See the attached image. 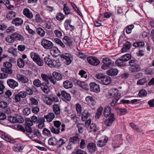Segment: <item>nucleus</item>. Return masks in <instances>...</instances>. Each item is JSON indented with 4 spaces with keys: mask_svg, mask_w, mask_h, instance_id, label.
I'll return each mask as SVG.
<instances>
[{
    "mask_svg": "<svg viewBox=\"0 0 154 154\" xmlns=\"http://www.w3.org/2000/svg\"><path fill=\"white\" fill-rule=\"evenodd\" d=\"M54 41L58 45L62 48H64L65 47V45L60 39L58 38H55L54 39Z\"/></svg>",
    "mask_w": 154,
    "mask_h": 154,
    "instance_id": "nucleus-45",
    "label": "nucleus"
},
{
    "mask_svg": "<svg viewBox=\"0 0 154 154\" xmlns=\"http://www.w3.org/2000/svg\"><path fill=\"white\" fill-rule=\"evenodd\" d=\"M23 148V147L21 146L20 144L14 146L13 147V149L14 151L17 152L22 151Z\"/></svg>",
    "mask_w": 154,
    "mask_h": 154,
    "instance_id": "nucleus-39",
    "label": "nucleus"
},
{
    "mask_svg": "<svg viewBox=\"0 0 154 154\" xmlns=\"http://www.w3.org/2000/svg\"><path fill=\"white\" fill-rule=\"evenodd\" d=\"M145 43L143 42H139L134 43L133 46L136 48L142 47H143Z\"/></svg>",
    "mask_w": 154,
    "mask_h": 154,
    "instance_id": "nucleus-51",
    "label": "nucleus"
},
{
    "mask_svg": "<svg viewBox=\"0 0 154 154\" xmlns=\"http://www.w3.org/2000/svg\"><path fill=\"white\" fill-rule=\"evenodd\" d=\"M140 65L136 64L131 66H130L129 68L131 72L138 71L140 70Z\"/></svg>",
    "mask_w": 154,
    "mask_h": 154,
    "instance_id": "nucleus-29",
    "label": "nucleus"
},
{
    "mask_svg": "<svg viewBox=\"0 0 154 154\" xmlns=\"http://www.w3.org/2000/svg\"><path fill=\"white\" fill-rule=\"evenodd\" d=\"M88 130L90 132L94 131L95 132L97 130V128L95 124L92 123L88 128Z\"/></svg>",
    "mask_w": 154,
    "mask_h": 154,
    "instance_id": "nucleus-32",
    "label": "nucleus"
},
{
    "mask_svg": "<svg viewBox=\"0 0 154 154\" xmlns=\"http://www.w3.org/2000/svg\"><path fill=\"white\" fill-rule=\"evenodd\" d=\"M16 16V14L15 12L13 11H11L7 14V18L11 20L15 17Z\"/></svg>",
    "mask_w": 154,
    "mask_h": 154,
    "instance_id": "nucleus-38",
    "label": "nucleus"
},
{
    "mask_svg": "<svg viewBox=\"0 0 154 154\" xmlns=\"http://www.w3.org/2000/svg\"><path fill=\"white\" fill-rule=\"evenodd\" d=\"M44 118L48 122H50L55 118V114L53 112H50L47 115H44Z\"/></svg>",
    "mask_w": 154,
    "mask_h": 154,
    "instance_id": "nucleus-20",
    "label": "nucleus"
},
{
    "mask_svg": "<svg viewBox=\"0 0 154 154\" xmlns=\"http://www.w3.org/2000/svg\"><path fill=\"white\" fill-rule=\"evenodd\" d=\"M11 23L15 26H18L23 24V20L21 18H16L12 21Z\"/></svg>",
    "mask_w": 154,
    "mask_h": 154,
    "instance_id": "nucleus-22",
    "label": "nucleus"
},
{
    "mask_svg": "<svg viewBox=\"0 0 154 154\" xmlns=\"http://www.w3.org/2000/svg\"><path fill=\"white\" fill-rule=\"evenodd\" d=\"M90 115L88 111L85 110L82 112V120L83 121L86 120L87 118Z\"/></svg>",
    "mask_w": 154,
    "mask_h": 154,
    "instance_id": "nucleus-28",
    "label": "nucleus"
},
{
    "mask_svg": "<svg viewBox=\"0 0 154 154\" xmlns=\"http://www.w3.org/2000/svg\"><path fill=\"white\" fill-rule=\"evenodd\" d=\"M30 56L31 58L34 61L39 57L38 53L33 52H31Z\"/></svg>",
    "mask_w": 154,
    "mask_h": 154,
    "instance_id": "nucleus-46",
    "label": "nucleus"
},
{
    "mask_svg": "<svg viewBox=\"0 0 154 154\" xmlns=\"http://www.w3.org/2000/svg\"><path fill=\"white\" fill-rule=\"evenodd\" d=\"M76 126L78 127L79 132L80 133H82L84 131L83 127L84 124L82 123H78L77 124Z\"/></svg>",
    "mask_w": 154,
    "mask_h": 154,
    "instance_id": "nucleus-53",
    "label": "nucleus"
},
{
    "mask_svg": "<svg viewBox=\"0 0 154 154\" xmlns=\"http://www.w3.org/2000/svg\"><path fill=\"white\" fill-rule=\"evenodd\" d=\"M25 128L26 130H27V128H31V127L33 125V122L32 121L29 119L27 118L25 119Z\"/></svg>",
    "mask_w": 154,
    "mask_h": 154,
    "instance_id": "nucleus-30",
    "label": "nucleus"
},
{
    "mask_svg": "<svg viewBox=\"0 0 154 154\" xmlns=\"http://www.w3.org/2000/svg\"><path fill=\"white\" fill-rule=\"evenodd\" d=\"M26 134L29 138L33 139L35 137H38L41 136V134L37 129H35L32 130L31 128H27Z\"/></svg>",
    "mask_w": 154,
    "mask_h": 154,
    "instance_id": "nucleus-2",
    "label": "nucleus"
},
{
    "mask_svg": "<svg viewBox=\"0 0 154 154\" xmlns=\"http://www.w3.org/2000/svg\"><path fill=\"white\" fill-rule=\"evenodd\" d=\"M118 71L116 69H111L106 71V74L110 76H115L118 74Z\"/></svg>",
    "mask_w": 154,
    "mask_h": 154,
    "instance_id": "nucleus-26",
    "label": "nucleus"
},
{
    "mask_svg": "<svg viewBox=\"0 0 154 154\" xmlns=\"http://www.w3.org/2000/svg\"><path fill=\"white\" fill-rule=\"evenodd\" d=\"M63 10L66 15H68L70 14V9L69 7L65 5H64Z\"/></svg>",
    "mask_w": 154,
    "mask_h": 154,
    "instance_id": "nucleus-59",
    "label": "nucleus"
},
{
    "mask_svg": "<svg viewBox=\"0 0 154 154\" xmlns=\"http://www.w3.org/2000/svg\"><path fill=\"white\" fill-rule=\"evenodd\" d=\"M57 140L55 137H51L48 141L49 144L52 146L57 145Z\"/></svg>",
    "mask_w": 154,
    "mask_h": 154,
    "instance_id": "nucleus-31",
    "label": "nucleus"
},
{
    "mask_svg": "<svg viewBox=\"0 0 154 154\" xmlns=\"http://www.w3.org/2000/svg\"><path fill=\"white\" fill-rule=\"evenodd\" d=\"M130 125L132 129L135 130L137 131L140 132H143V131L140 128L138 127L134 124L131 123H130Z\"/></svg>",
    "mask_w": 154,
    "mask_h": 154,
    "instance_id": "nucleus-41",
    "label": "nucleus"
},
{
    "mask_svg": "<svg viewBox=\"0 0 154 154\" xmlns=\"http://www.w3.org/2000/svg\"><path fill=\"white\" fill-rule=\"evenodd\" d=\"M44 61L46 64L51 67H54L57 66V61L51 60L47 57H45Z\"/></svg>",
    "mask_w": 154,
    "mask_h": 154,
    "instance_id": "nucleus-8",
    "label": "nucleus"
},
{
    "mask_svg": "<svg viewBox=\"0 0 154 154\" xmlns=\"http://www.w3.org/2000/svg\"><path fill=\"white\" fill-rule=\"evenodd\" d=\"M5 40L7 42L9 43H13L14 41L12 34L11 35H8L5 38Z\"/></svg>",
    "mask_w": 154,
    "mask_h": 154,
    "instance_id": "nucleus-47",
    "label": "nucleus"
},
{
    "mask_svg": "<svg viewBox=\"0 0 154 154\" xmlns=\"http://www.w3.org/2000/svg\"><path fill=\"white\" fill-rule=\"evenodd\" d=\"M39 66H42L43 65L44 62L42 59L39 56L34 61Z\"/></svg>",
    "mask_w": 154,
    "mask_h": 154,
    "instance_id": "nucleus-48",
    "label": "nucleus"
},
{
    "mask_svg": "<svg viewBox=\"0 0 154 154\" xmlns=\"http://www.w3.org/2000/svg\"><path fill=\"white\" fill-rule=\"evenodd\" d=\"M74 82L75 84L78 85L83 89L86 90H88L89 86L86 83L75 79L74 80Z\"/></svg>",
    "mask_w": 154,
    "mask_h": 154,
    "instance_id": "nucleus-11",
    "label": "nucleus"
},
{
    "mask_svg": "<svg viewBox=\"0 0 154 154\" xmlns=\"http://www.w3.org/2000/svg\"><path fill=\"white\" fill-rule=\"evenodd\" d=\"M33 83L34 85L37 87H41L42 84L41 81L38 79L35 80L33 81Z\"/></svg>",
    "mask_w": 154,
    "mask_h": 154,
    "instance_id": "nucleus-56",
    "label": "nucleus"
},
{
    "mask_svg": "<svg viewBox=\"0 0 154 154\" xmlns=\"http://www.w3.org/2000/svg\"><path fill=\"white\" fill-rule=\"evenodd\" d=\"M23 114L24 116H27L30 113L31 110L29 108L26 107L23 109Z\"/></svg>",
    "mask_w": 154,
    "mask_h": 154,
    "instance_id": "nucleus-54",
    "label": "nucleus"
},
{
    "mask_svg": "<svg viewBox=\"0 0 154 154\" xmlns=\"http://www.w3.org/2000/svg\"><path fill=\"white\" fill-rule=\"evenodd\" d=\"M61 58H63L66 60V64L67 65L70 64L73 60L72 56L69 53H65L60 55Z\"/></svg>",
    "mask_w": 154,
    "mask_h": 154,
    "instance_id": "nucleus-7",
    "label": "nucleus"
},
{
    "mask_svg": "<svg viewBox=\"0 0 154 154\" xmlns=\"http://www.w3.org/2000/svg\"><path fill=\"white\" fill-rule=\"evenodd\" d=\"M23 14L24 16L29 19H31L33 17L32 12L29 8H24L23 11Z\"/></svg>",
    "mask_w": 154,
    "mask_h": 154,
    "instance_id": "nucleus-17",
    "label": "nucleus"
},
{
    "mask_svg": "<svg viewBox=\"0 0 154 154\" xmlns=\"http://www.w3.org/2000/svg\"><path fill=\"white\" fill-rule=\"evenodd\" d=\"M121 58L124 62L127 61L131 58V56L129 54H127L122 56Z\"/></svg>",
    "mask_w": 154,
    "mask_h": 154,
    "instance_id": "nucleus-42",
    "label": "nucleus"
},
{
    "mask_svg": "<svg viewBox=\"0 0 154 154\" xmlns=\"http://www.w3.org/2000/svg\"><path fill=\"white\" fill-rule=\"evenodd\" d=\"M75 109L78 113L79 114L81 113L82 112V106L79 103H77L75 104Z\"/></svg>",
    "mask_w": 154,
    "mask_h": 154,
    "instance_id": "nucleus-58",
    "label": "nucleus"
},
{
    "mask_svg": "<svg viewBox=\"0 0 154 154\" xmlns=\"http://www.w3.org/2000/svg\"><path fill=\"white\" fill-rule=\"evenodd\" d=\"M14 41H23L24 40L23 37L20 34L17 33L12 34Z\"/></svg>",
    "mask_w": 154,
    "mask_h": 154,
    "instance_id": "nucleus-25",
    "label": "nucleus"
},
{
    "mask_svg": "<svg viewBox=\"0 0 154 154\" xmlns=\"http://www.w3.org/2000/svg\"><path fill=\"white\" fill-rule=\"evenodd\" d=\"M87 149L91 154L94 152L96 150V144L92 142L88 143L87 146Z\"/></svg>",
    "mask_w": 154,
    "mask_h": 154,
    "instance_id": "nucleus-12",
    "label": "nucleus"
},
{
    "mask_svg": "<svg viewBox=\"0 0 154 154\" xmlns=\"http://www.w3.org/2000/svg\"><path fill=\"white\" fill-rule=\"evenodd\" d=\"M90 87V90L91 91L98 93L100 91V87L99 85L94 82H91L89 84Z\"/></svg>",
    "mask_w": 154,
    "mask_h": 154,
    "instance_id": "nucleus-13",
    "label": "nucleus"
},
{
    "mask_svg": "<svg viewBox=\"0 0 154 154\" xmlns=\"http://www.w3.org/2000/svg\"><path fill=\"white\" fill-rule=\"evenodd\" d=\"M79 138L78 136H74L71 137L70 140V142L75 143L79 141Z\"/></svg>",
    "mask_w": 154,
    "mask_h": 154,
    "instance_id": "nucleus-60",
    "label": "nucleus"
},
{
    "mask_svg": "<svg viewBox=\"0 0 154 154\" xmlns=\"http://www.w3.org/2000/svg\"><path fill=\"white\" fill-rule=\"evenodd\" d=\"M50 76L47 75L45 74H42L41 75V77L42 78V80L45 81L47 82L48 81V79Z\"/></svg>",
    "mask_w": 154,
    "mask_h": 154,
    "instance_id": "nucleus-61",
    "label": "nucleus"
},
{
    "mask_svg": "<svg viewBox=\"0 0 154 154\" xmlns=\"http://www.w3.org/2000/svg\"><path fill=\"white\" fill-rule=\"evenodd\" d=\"M35 20L36 22L38 23H42L43 22V20L39 14H36L35 16Z\"/></svg>",
    "mask_w": 154,
    "mask_h": 154,
    "instance_id": "nucleus-64",
    "label": "nucleus"
},
{
    "mask_svg": "<svg viewBox=\"0 0 154 154\" xmlns=\"http://www.w3.org/2000/svg\"><path fill=\"white\" fill-rule=\"evenodd\" d=\"M96 78L99 80V81L102 84L106 85L105 75L101 73H98L96 75Z\"/></svg>",
    "mask_w": 154,
    "mask_h": 154,
    "instance_id": "nucleus-14",
    "label": "nucleus"
},
{
    "mask_svg": "<svg viewBox=\"0 0 154 154\" xmlns=\"http://www.w3.org/2000/svg\"><path fill=\"white\" fill-rule=\"evenodd\" d=\"M106 138H105L103 140H100L97 143V144L98 146L101 147L104 146L106 145Z\"/></svg>",
    "mask_w": 154,
    "mask_h": 154,
    "instance_id": "nucleus-49",
    "label": "nucleus"
},
{
    "mask_svg": "<svg viewBox=\"0 0 154 154\" xmlns=\"http://www.w3.org/2000/svg\"><path fill=\"white\" fill-rule=\"evenodd\" d=\"M36 32L37 34L41 37L44 36L45 34V32L41 28H38L37 29Z\"/></svg>",
    "mask_w": 154,
    "mask_h": 154,
    "instance_id": "nucleus-43",
    "label": "nucleus"
},
{
    "mask_svg": "<svg viewBox=\"0 0 154 154\" xmlns=\"http://www.w3.org/2000/svg\"><path fill=\"white\" fill-rule=\"evenodd\" d=\"M131 46L130 43L128 42H126L124 45L123 48L122 49V52H124L128 50Z\"/></svg>",
    "mask_w": 154,
    "mask_h": 154,
    "instance_id": "nucleus-44",
    "label": "nucleus"
},
{
    "mask_svg": "<svg viewBox=\"0 0 154 154\" xmlns=\"http://www.w3.org/2000/svg\"><path fill=\"white\" fill-rule=\"evenodd\" d=\"M54 126L52 127L51 130V132L55 134H58L60 133V126L62 128L61 129V132H63L65 130V125L64 124H61V122L58 120L53 122Z\"/></svg>",
    "mask_w": 154,
    "mask_h": 154,
    "instance_id": "nucleus-1",
    "label": "nucleus"
},
{
    "mask_svg": "<svg viewBox=\"0 0 154 154\" xmlns=\"http://www.w3.org/2000/svg\"><path fill=\"white\" fill-rule=\"evenodd\" d=\"M17 77L18 80L24 83H27L29 80L25 76L20 74H17Z\"/></svg>",
    "mask_w": 154,
    "mask_h": 154,
    "instance_id": "nucleus-19",
    "label": "nucleus"
},
{
    "mask_svg": "<svg viewBox=\"0 0 154 154\" xmlns=\"http://www.w3.org/2000/svg\"><path fill=\"white\" fill-rule=\"evenodd\" d=\"M29 100L32 104L36 105L38 104V102L37 100L33 97H29Z\"/></svg>",
    "mask_w": 154,
    "mask_h": 154,
    "instance_id": "nucleus-57",
    "label": "nucleus"
},
{
    "mask_svg": "<svg viewBox=\"0 0 154 154\" xmlns=\"http://www.w3.org/2000/svg\"><path fill=\"white\" fill-rule=\"evenodd\" d=\"M8 120L10 122L12 123H17L18 122H20L17 118L14 116H9L8 117Z\"/></svg>",
    "mask_w": 154,
    "mask_h": 154,
    "instance_id": "nucleus-37",
    "label": "nucleus"
},
{
    "mask_svg": "<svg viewBox=\"0 0 154 154\" xmlns=\"http://www.w3.org/2000/svg\"><path fill=\"white\" fill-rule=\"evenodd\" d=\"M17 64L20 68H23L25 66V63L23 59L21 58H18L17 60Z\"/></svg>",
    "mask_w": 154,
    "mask_h": 154,
    "instance_id": "nucleus-35",
    "label": "nucleus"
},
{
    "mask_svg": "<svg viewBox=\"0 0 154 154\" xmlns=\"http://www.w3.org/2000/svg\"><path fill=\"white\" fill-rule=\"evenodd\" d=\"M49 82V81L46 83L43 82L42 83V84L41 86V88L43 91L46 94H48L50 92L49 88L48 86Z\"/></svg>",
    "mask_w": 154,
    "mask_h": 154,
    "instance_id": "nucleus-15",
    "label": "nucleus"
},
{
    "mask_svg": "<svg viewBox=\"0 0 154 154\" xmlns=\"http://www.w3.org/2000/svg\"><path fill=\"white\" fill-rule=\"evenodd\" d=\"M103 110V108L101 106H100L97 109L95 115V117L97 119H99L102 114V112Z\"/></svg>",
    "mask_w": 154,
    "mask_h": 154,
    "instance_id": "nucleus-40",
    "label": "nucleus"
},
{
    "mask_svg": "<svg viewBox=\"0 0 154 154\" xmlns=\"http://www.w3.org/2000/svg\"><path fill=\"white\" fill-rule=\"evenodd\" d=\"M134 25H130L127 26L126 28V32L127 34H129L131 33L132 29L134 28Z\"/></svg>",
    "mask_w": 154,
    "mask_h": 154,
    "instance_id": "nucleus-63",
    "label": "nucleus"
},
{
    "mask_svg": "<svg viewBox=\"0 0 154 154\" xmlns=\"http://www.w3.org/2000/svg\"><path fill=\"white\" fill-rule=\"evenodd\" d=\"M41 44L44 48L47 49H51L54 46V44L52 42L45 38L42 39Z\"/></svg>",
    "mask_w": 154,
    "mask_h": 154,
    "instance_id": "nucleus-6",
    "label": "nucleus"
},
{
    "mask_svg": "<svg viewBox=\"0 0 154 154\" xmlns=\"http://www.w3.org/2000/svg\"><path fill=\"white\" fill-rule=\"evenodd\" d=\"M123 62L124 61L121 57L119 59L116 60L115 63L117 65L119 66H121L123 65Z\"/></svg>",
    "mask_w": 154,
    "mask_h": 154,
    "instance_id": "nucleus-62",
    "label": "nucleus"
},
{
    "mask_svg": "<svg viewBox=\"0 0 154 154\" xmlns=\"http://www.w3.org/2000/svg\"><path fill=\"white\" fill-rule=\"evenodd\" d=\"M62 98L67 101H69L71 100V97L69 94L67 93L66 91L62 90L61 91Z\"/></svg>",
    "mask_w": 154,
    "mask_h": 154,
    "instance_id": "nucleus-23",
    "label": "nucleus"
},
{
    "mask_svg": "<svg viewBox=\"0 0 154 154\" xmlns=\"http://www.w3.org/2000/svg\"><path fill=\"white\" fill-rule=\"evenodd\" d=\"M87 60L90 64L93 66H97L100 63L99 60L98 59L93 56L88 57L87 58Z\"/></svg>",
    "mask_w": 154,
    "mask_h": 154,
    "instance_id": "nucleus-9",
    "label": "nucleus"
},
{
    "mask_svg": "<svg viewBox=\"0 0 154 154\" xmlns=\"http://www.w3.org/2000/svg\"><path fill=\"white\" fill-rule=\"evenodd\" d=\"M3 67L1 68L2 71L8 74H11L13 73L12 65L11 62H6L4 63Z\"/></svg>",
    "mask_w": 154,
    "mask_h": 154,
    "instance_id": "nucleus-4",
    "label": "nucleus"
},
{
    "mask_svg": "<svg viewBox=\"0 0 154 154\" xmlns=\"http://www.w3.org/2000/svg\"><path fill=\"white\" fill-rule=\"evenodd\" d=\"M64 44L67 46L70 47L72 45L73 43L72 38L69 36H65L63 39Z\"/></svg>",
    "mask_w": 154,
    "mask_h": 154,
    "instance_id": "nucleus-10",
    "label": "nucleus"
},
{
    "mask_svg": "<svg viewBox=\"0 0 154 154\" xmlns=\"http://www.w3.org/2000/svg\"><path fill=\"white\" fill-rule=\"evenodd\" d=\"M63 86L64 88L68 89L72 88L73 87V84L71 82L67 80L63 82Z\"/></svg>",
    "mask_w": 154,
    "mask_h": 154,
    "instance_id": "nucleus-27",
    "label": "nucleus"
},
{
    "mask_svg": "<svg viewBox=\"0 0 154 154\" xmlns=\"http://www.w3.org/2000/svg\"><path fill=\"white\" fill-rule=\"evenodd\" d=\"M68 142L67 139L64 137L60 138L59 140H57V145L60 148V154H64L65 152V149L63 147L60 148L62 146L66 145Z\"/></svg>",
    "mask_w": 154,
    "mask_h": 154,
    "instance_id": "nucleus-5",
    "label": "nucleus"
},
{
    "mask_svg": "<svg viewBox=\"0 0 154 154\" xmlns=\"http://www.w3.org/2000/svg\"><path fill=\"white\" fill-rule=\"evenodd\" d=\"M52 75L56 80L57 81L61 80L62 79V75L60 73L56 72H53Z\"/></svg>",
    "mask_w": 154,
    "mask_h": 154,
    "instance_id": "nucleus-33",
    "label": "nucleus"
},
{
    "mask_svg": "<svg viewBox=\"0 0 154 154\" xmlns=\"http://www.w3.org/2000/svg\"><path fill=\"white\" fill-rule=\"evenodd\" d=\"M53 109L54 114L56 115H59L60 112V105L57 104L53 105Z\"/></svg>",
    "mask_w": 154,
    "mask_h": 154,
    "instance_id": "nucleus-24",
    "label": "nucleus"
},
{
    "mask_svg": "<svg viewBox=\"0 0 154 154\" xmlns=\"http://www.w3.org/2000/svg\"><path fill=\"white\" fill-rule=\"evenodd\" d=\"M85 101L90 106H93L96 104V102L92 97L90 96L86 97L85 98Z\"/></svg>",
    "mask_w": 154,
    "mask_h": 154,
    "instance_id": "nucleus-21",
    "label": "nucleus"
},
{
    "mask_svg": "<svg viewBox=\"0 0 154 154\" xmlns=\"http://www.w3.org/2000/svg\"><path fill=\"white\" fill-rule=\"evenodd\" d=\"M111 109L110 106L106 107V111L107 113L106 116H107L108 118L106 119V126H111L113 122L115 120L114 114L111 113Z\"/></svg>",
    "mask_w": 154,
    "mask_h": 154,
    "instance_id": "nucleus-3",
    "label": "nucleus"
},
{
    "mask_svg": "<svg viewBox=\"0 0 154 154\" xmlns=\"http://www.w3.org/2000/svg\"><path fill=\"white\" fill-rule=\"evenodd\" d=\"M71 22V21L70 20H66L64 22V26L66 30L72 31L74 29V26L70 24Z\"/></svg>",
    "mask_w": 154,
    "mask_h": 154,
    "instance_id": "nucleus-16",
    "label": "nucleus"
},
{
    "mask_svg": "<svg viewBox=\"0 0 154 154\" xmlns=\"http://www.w3.org/2000/svg\"><path fill=\"white\" fill-rule=\"evenodd\" d=\"M43 134L45 136L50 137L51 136V133L50 131L48 129L44 128L43 130Z\"/></svg>",
    "mask_w": 154,
    "mask_h": 154,
    "instance_id": "nucleus-50",
    "label": "nucleus"
},
{
    "mask_svg": "<svg viewBox=\"0 0 154 154\" xmlns=\"http://www.w3.org/2000/svg\"><path fill=\"white\" fill-rule=\"evenodd\" d=\"M116 109L120 112L121 115H123L126 113L127 110L126 109L121 108H116Z\"/></svg>",
    "mask_w": 154,
    "mask_h": 154,
    "instance_id": "nucleus-55",
    "label": "nucleus"
},
{
    "mask_svg": "<svg viewBox=\"0 0 154 154\" xmlns=\"http://www.w3.org/2000/svg\"><path fill=\"white\" fill-rule=\"evenodd\" d=\"M118 90L116 88H113L109 92V95L108 96L109 98L113 97L116 94V93H117Z\"/></svg>",
    "mask_w": 154,
    "mask_h": 154,
    "instance_id": "nucleus-36",
    "label": "nucleus"
},
{
    "mask_svg": "<svg viewBox=\"0 0 154 154\" xmlns=\"http://www.w3.org/2000/svg\"><path fill=\"white\" fill-rule=\"evenodd\" d=\"M64 15L62 13H59L57 14L56 18L59 21L62 20L64 19Z\"/></svg>",
    "mask_w": 154,
    "mask_h": 154,
    "instance_id": "nucleus-52",
    "label": "nucleus"
},
{
    "mask_svg": "<svg viewBox=\"0 0 154 154\" xmlns=\"http://www.w3.org/2000/svg\"><path fill=\"white\" fill-rule=\"evenodd\" d=\"M7 83L9 86L11 88L14 89L18 85L17 82L12 79H8Z\"/></svg>",
    "mask_w": 154,
    "mask_h": 154,
    "instance_id": "nucleus-18",
    "label": "nucleus"
},
{
    "mask_svg": "<svg viewBox=\"0 0 154 154\" xmlns=\"http://www.w3.org/2000/svg\"><path fill=\"white\" fill-rule=\"evenodd\" d=\"M43 99L44 102L48 105H51L53 103V100L49 97L44 96Z\"/></svg>",
    "mask_w": 154,
    "mask_h": 154,
    "instance_id": "nucleus-34",
    "label": "nucleus"
}]
</instances>
